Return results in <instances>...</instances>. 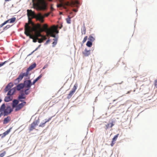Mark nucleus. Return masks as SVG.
Masks as SVG:
<instances>
[{
    "label": "nucleus",
    "instance_id": "a878e982",
    "mask_svg": "<svg viewBox=\"0 0 157 157\" xmlns=\"http://www.w3.org/2000/svg\"><path fill=\"white\" fill-rule=\"evenodd\" d=\"M11 88V86L10 87V86H9L7 85L6 86V88L4 90L5 92H7L8 90H10L11 89H10Z\"/></svg>",
    "mask_w": 157,
    "mask_h": 157
},
{
    "label": "nucleus",
    "instance_id": "f03ea898",
    "mask_svg": "<svg viewBox=\"0 0 157 157\" xmlns=\"http://www.w3.org/2000/svg\"><path fill=\"white\" fill-rule=\"evenodd\" d=\"M27 11L29 21L31 20L30 18L31 17V18H35L37 21H39L41 23L44 22L43 17L40 14L36 15L34 12L32 11L31 10H27Z\"/></svg>",
    "mask_w": 157,
    "mask_h": 157
},
{
    "label": "nucleus",
    "instance_id": "9d476101",
    "mask_svg": "<svg viewBox=\"0 0 157 157\" xmlns=\"http://www.w3.org/2000/svg\"><path fill=\"white\" fill-rule=\"evenodd\" d=\"M22 75L20 74L18 78L14 80V84L15 85L17 84L23 78Z\"/></svg>",
    "mask_w": 157,
    "mask_h": 157
},
{
    "label": "nucleus",
    "instance_id": "473e14b6",
    "mask_svg": "<svg viewBox=\"0 0 157 157\" xmlns=\"http://www.w3.org/2000/svg\"><path fill=\"white\" fill-rule=\"evenodd\" d=\"M87 36H85L82 41V44H84L87 40Z\"/></svg>",
    "mask_w": 157,
    "mask_h": 157
},
{
    "label": "nucleus",
    "instance_id": "69168bd1",
    "mask_svg": "<svg viewBox=\"0 0 157 157\" xmlns=\"http://www.w3.org/2000/svg\"><path fill=\"white\" fill-rule=\"evenodd\" d=\"M33 29V31H34L35 30L34 29Z\"/></svg>",
    "mask_w": 157,
    "mask_h": 157
},
{
    "label": "nucleus",
    "instance_id": "09e8293b",
    "mask_svg": "<svg viewBox=\"0 0 157 157\" xmlns=\"http://www.w3.org/2000/svg\"><path fill=\"white\" fill-rule=\"evenodd\" d=\"M35 52V51H33L30 54H29V55H28V56H29L31 55H32L34 52Z\"/></svg>",
    "mask_w": 157,
    "mask_h": 157
},
{
    "label": "nucleus",
    "instance_id": "4be33fe9",
    "mask_svg": "<svg viewBox=\"0 0 157 157\" xmlns=\"http://www.w3.org/2000/svg\"><path fill=\"white\" fill-rule=\"evenodd\" d=\"M93 35H91L89 36L88 40L91 41L92 42L94 41L95 40V38L92 36Z\"/></svg>",
    "mask_w": 157,
    "mask_h": 157
},
{
    "label": "nucleus",
    "instance_id": "72a5a7b5",
    "mask_svg": "<svg viewBox=\"0 0 157 157\" xmlns=\"http://www.w3.org/2000/svg\"><path fill=\"white\" fill-rule=\"evenodd\" d=\"M6 154V152L4 151L3 153H2L0 154V157H3Z\"/></svg>",
    "mask_w": 157,
    "mask_h": 157
},
{
    "label": "nucleus",
    "instance_id": "e2e57ef3",
    "mask_svg": "<svg viewBox=\"0 0 157 157\" xmlns=\"http://www.w3.org/2000/svg\"><path fill=\"white\" fill-rule=\"evenodd\" d=\"M74 11L75 12H77V10H75Z\"/></svg>",
    "mask_w": 157,
    "mask_h": 157
},
{
    "label": "nucleus",
    "instance_id": "aec40b11",
    "mask_svg": "<svg viewBox=\"0 0 157 157\" xmlns=\"http://www.w3.org/2000/svg\"><path fill=\"white\" fill-rule=\"evenodd\" d=\"M36 63H34L33 64L30 65L27 69L30 71L35 68L36 67Z\"/></svg>",
    "mask_w": 157,
    "mask_h": 157
},
{
    "label": "nucleus",
    "instance_id": "9b49d317",
    "mask_svg": "<svg viewBox=\"0 0 157 157\" xmlns=\"http://www.w3.org/2000/svg\"><path fill=\"white\" fill-rule=\"evenodd\" d=\"M12 128V127L10 128L9 129L4 132L1 135V138H3L6 135H8L10 132V130Z\"/></svg>",
    "mask_w": 157,
    "mask_h": 157
},
{
    "label": "nucleus",
    "instance_id": "ea45409f",
    "mask_svg": "<svg viewBox=\"0 0 157 157\" xmlns=\"http://www.w3.org/2000/svg\"><path fill=\"white\" fill-rule=\"evenodd\" d=\"M21 74L22 75L23 77L24 76H26L27 77V76L25 74V73H21Z\"/></svg>",
    "mask_w": 157,
    "mask_h": 157
},
{
    "label": "nucleus",
    "instance_id": "5701e85b",
    "mask_svg": "<svg viewBox=\"0 0 157 157\" xmlns=\"http://www.w3.org/2000/svg\"><path fill=\"white\" fill-rule=\"evenodd\" d=\"M74 93H75V92H74L72 90H71L70 91L69 94L68 95V96L67 97V98L69 99L70 98H71Z\"/></svg>",
    "mask_w": 157,
    "mask_h": 157
},
{
    "label": "nucleus",
    "instance_id": "cd10ccee",
    "mask_svg": "<svg viewBox=\"0 0 157 157\" xmlns=\"http://www.w3.org/2000/svg\"><path fill=\"white\" fill-rule=\"evenodd\" d=\"M16 19V18L15 17H13L9 19V21H10V23H12L15 21Z\"/></svg>",
    "mask_w": 157,
    "mask_h": 157
},
{
    "label": "nucleus",
    "instance_id": "f8f14e48",
    "mask_svg": "<svg viewBox=\"0 0 157 157\" xmlns=\"http://www.w3.org/2000/svg\"><path fill=\"white\" fill-rule=\"evenodd\" d=\"M19 103V101L17 99H14L12 102V106L13 108H14V107H15V108L17 106V105Z\"/></svg>",
    "mask_w": 157,
    "mask_h": 157
},
{
    "label": "nucleus",
    "instance_id": "052dcab7",
    "mask_svg": "<svg viewBox=\"0 0 157 157\" xmlns=\"http://www.w3.org/2000/svg\"><path fill=\"white\" fill-rule=\"evenodd\" d=\"M38 49V48L37 47L34 51H35V52Z\"/></svg>",
    "mask_w": 157,
    "mask_h": 157
},
{
    "label": "nucleus",
    "instance_id": "774afa93",
    "mask_svg": "<svg viewBox=\"0 0 157 157\" xmlns=\"http://www.w3.org/2000/svg\"><path fill=\"white\" fill-rule=\"evenodd\" d=\"M1 135H2V134H0V136H1Z\"/></svg>",
    "mask_w": 157,
    "mask_h": 157
},
{
    "label": "nucleus",
    "instance_id": "4468645a",
    "mask_svg": "<svg viewBox=\"0 0 157 157\" xmlns=\"http://www.w3.org/2000/svg\"><path fill=\"white\" fill-rule=\"evenodd\" d=\"M13 99V97L11 96H8L5 97L4 101L6 102H9Z\"/></svg>",
    "mask_w": 157,
    "mask_h": 157
},
{
    "label": "nucleus",
    "instance_id": "f704fd0d",
    "mask_svg": "<svg viewBox=\"0 0 157 157\" xmlns=\"http://www.w3.org/2000/svg\"><path fill=\"white\" fill-rule=\"evenodd\" d=\"M29 89L27 88V89L25 90V94H26V95H28V94H29V92H27V91L29 90Z\"/></svg>",
    "mask_w": 157,
    "mask_h": 157
},
{
    "label": "nucleus",
    "instance_id": "6e6d98bb",
    "mask_svg": "<svg viewBox=\"0 0 157 157\" xmlns=\"http://www.w3.org/2000/svg\"><path fill=\"white\" fill-rule=\"evenodd\" d=\"M51 118H52V117H50L49 118V119H48V121H49L50 120H51Z\"/></svg>",
    "mask_w": 157,
    "mask_h": 157
},
{
    "label": "nucleus",
    "instance_id": "dca6fc26",
    "mask_svg": "<svg viewBox=\"0 0 157 157\" xmlns=\"http://www.w3.org/2000/svg\"><path fill=\"white\" fill-rule=\"evenodd\" d=\"M24 94L23 93H21V95H19L18 97V99L20 101L22 102L23 101L21 99L25 98V97L24 96Z\"/></svg>",
    "mask_w": 157,
    "mask_h": 157
},
{
    "label": "nucleus",
    "instance_id": "6e6552de",
    "mask_svg": "<svg viewBox=\"0 0 157 157\" xmlns=\"http://www.w3.org/2000/svg\"><path fill=\"white\" fill-rule=\"evenodd\" d=\"M26 104V102L25 101H23V102H22L21 103H20L18 104L17 106L15 108V111H17L19 110H20L23 106Z\"/></svg>",
    "mask_w": 157,
    "mask_h": 157
},
{
    "label": "nucleus",
    "instance_id": "4c0bfd02",
    "mask_svg": "<svg viewBox=\"0 0 157 157\" xmlns=\"http://www.w3.org/2000/svg\"><path fill=\"white\" fill-rule=\"evenodd\" d=\"M10 27V26L9 25H7L4 28V30H6L9 28Z\"/></svg>",
    "mask_w": 157,
    "mask_h": 157
},
{
    "label": "nucleus",
    "instance_id": "a19ab883",
    "mask_svg": "<svg viewBox=\"0 0 157 157\" xmlns=\"http://www.w3.org/2000/svg\"><path fill=\"white\" fill-rule=\"evenodd\" d=\"M30 71L29 70H28V69H27L26 70V72L25 73L26 74V75L28 76L29 74V72Z\"/></svg>",
    "mask_w": 157,
    "mask_h": 157
},
{
    "label": "nucleus",
    "instance_id": "a211bd4d",
    "mask_svg": "<svg viewBox=\"0 0 157 157\" xmlns=\"http://www.w3.org/2000/svg\"><path fill=\"white\" fill-rule=\"evenodd\" d=\"M83 54L86 56H88L90 53V51L87 50L86 48L85 49V50L83 52Z\"/></svg>",
    "mask_w": 157,
    "mask_h": 157
},
{
    "label": "nucleus",
    "instance_id": "c9c22d12",
    "mask_svg": "<svg viewBox=\"0 0 157 157\" xmlns=\"http://www.w3.org/2000/svg\"><path fill=\"white\" fill-rule=\"evenodd\" d=\"M7 85L9 86H11V88H12L13 86V83L12 82H10L9 84Z\"/></svg>",
    "mask_w": 157,
    "mask_h": 157
},
{
    "label": "nucleus",
    "instance_id": "ddd939ff",
    "mask_svg": "<svg viewBox=\"0 0 157 157\" xmlns=\"http://www.w3.org/2000/svg\"><path fill=\"white\" fill-rule=\"evenodd\" d=\"M40 31L39 30V31H36L35 34L34 35L36 39H38V37H41L43 35H42L40 33Z\"/></svg>",
    "mask_w": 157,
    "mask_h": 157
},
{
    "label": "nucleus",
    "instance_id": "bb28decb",
    "mask_svg": "<svg viewBox=\"0 0 157 157\" xmlns=\"http://www.w3.org/2000/svg\"><path fill=\"white\" fill-rule=\"evenodd\" d=\"M83 33L84 34H85L86 33V29L84 24H83V26L82 28V34H83Z\"/></svg>",
    "mask_w": 157,
    "mask_h": 157
},
{
    "label": "nucleus",
    "instance_id": "7ed1b4c3",
    "mask_svg": "<svg viewBox=\"0 0 157 157\" xmlns=\"http://www.w3.org/2000/svg\"><path fill=\"white\" fill-rule=\"evenodd\" d=\"M25 30L24 33L27 36H29L30 39L33 38V37L30 35L31 31L30 30V28L27 23H26L25 25Z\"/></svg>",
    "mask_w": 157,
    "mask_h": 157
},
{
    "label": "nucleus",
    "instance_id": "338daca9",
    "mask_svg": "<svg viewBox=\"0 0 157 157\" xmlns=\"http://www.w3.org/2000/svg\"><path fill=\"white\" fill-rule=\"evenodd\" d=\"M116 101V100H115H115H113V101Z\"/></svg>",
    "mask_w": 157,
    "mask_h": 157
},
{
    "label": "nucleus",
    "instance_id": "8fccbe9b",
    "mask_svg": "<svg viewBox=\"0 0 157 157\" xmlns=\"http://www.w3.org/2000/svg\"><path fill=\"white\" fill-rule=\"evenodd\" d=\"M4 65L3 63H0V67L2 66H3Z\"/></svg>",
    "mask_w": 157,
    "mask_h": 157
},
{
    "label": "nucleus",
    "instance_id": "b1692460",
    "mask_svg": "<svg viewBox=\"0 0 157 157\" xmlns=\"http://www.w3.org/2000/svg\"><path fill=\"white\" fill-rule=\"evenodd\" d=\"M6 107V105L5 103L3 104L0 107V111L4 112Z\"/></svg>",
    "mask_w": 157,
    "mask_h": 157
},
{
    "label": "nucleus",
    "instance_id": "0e129e2a",
    "mask_svg": "<svg viewBox=\"0 0 157 157\" xmlns=\"http://www.w3.org/2000/svg\"><path fill=\"white\" fill-rule=\"evenodd\" d=\"M59 14H62V12H60Z\"/></svg>",
    "mask_w": 157,
    "mask_h": 157
},
{
    "label": "nucleus",
    "instance_id": "c756f323",
    "mask_svg": "<svg viewBox=\"0 0 157 157\" xmlns=\"http://www.w3.org/2000/svg\"><path fill=\"white\" fill-rule=\"evenodd\" d=\"M9 21V20H7V21H6L4 22L3 23H2V24H1L0 25V28L2 27L3 26H4V25L6 24V23H7Z\"/></svg>",
    "mask_w": 157,
    "mask_h": 157
},
{
    "label": "nucleus",
    "instance_id": "6ab92c4d",
    "mask_svg": "<svg viewBox=\"0 0 157 157\" xmlns=\"http://www.w3.org/2000/svg\"><path fill=\"white\" fill-rule=\"evenodd\" d=\"M114 125L113 122H109L106 125V129H107L109 128H112Z\"/></svg>",
    "mask_w": 157,
    "mask_h": 157
},
{
    "label": "nucleus",
    "instance_id": "c03bdc74",
    "mask_svg": "<svg viewBox=\"0 0 157 157\" xmlns=\"http://www.w3.org/2000/svg\"><path fill=\"white\" fill-rule=\"evenodd\" d=\"M42 38V39L43 40H46V38L45 37V36H44V35H42V36L41 37Z\"/></svg>",
    "mask_w": 157,
    "mask_h": 157
},
{
    "label": "nucleus",
    "instance_id": "0eeeda50",
    "mask_svg": "<svg viewBox=\"0 0 157 157\" xmlns=\"http://www.w3.org/2000/svg\"><path fill=\"white\" fill-rule=\"evenodd\" d=\"M24 87L30 89L32 85H33L30 80H25L23 83Z\"/></svg>",
    "mask_w": 157,
    "mask_h": 157
},
{
    "label": "nucleus",
    "instance_id": "79ce46f5",
    "mask_svg": "<svg viewBox=\"0 0 157 157\" xmlns=\"http://www.w3.org/2000/svg\"><path fill=\"white\" fill-rule=\"evenodd\" d=\"M155 87L157 88V79L155 80Z\"/></svg>",
    "mask_w": 157,
    "mask_h": 157
},
{
    "label": "nucleus",
    "instance_id": "58836bf2",
    "mask_svg": "<svg viewBox=\"0 0 157 157\" xmlns=\"http://www.w3.org/2000/svg\"><path fill=\"white\" fill-rule=\"evenodd\" d=\"M37 40H38V43H41L43 42V40L42 39L38 38Z\"/></svg>",
    "mask_w": 157,
    "mask_h": 157
},
{
    "label": "nucleus",
    "instance_id": "2f4dec72",
    "mask_svg": "<svg viewBox=\"0 0 157 157\" xmlns=\"http://www.w3.org/2000/svg\"><path fill=\"white\" fill-rule=\"evenodd\" d=\"M45 124V123L44 122H41L40 123V124L39 125V127H44Z\"/></svg>",
    "mask_w": 157,
    "mask_h": 157
},
{
    "label": "nucleus",
    "instance_id": "603ef678",
    "mask_svg": "<svg viewBox=\"0 0 157 157\" xmlns=\"http://www.w3.org/2000/svg\"><path fill=\"white\" fill-rule=\"evenodd\" d=\"M62 26H63L62 25V24H61V25H60V26L59 27V28L60 29H61L62 28Z\"/></svg>",
    "mask_w": 157,
    "mask_h": 157
},
{
    "label": "nucleus",
    "instance_id": "39448f33",
    "mask_svg": "<svg viewBox=\"0 0 157 157\" xmlns=\"http://www.w3.org/2000/svg\"><path fill=\"white\" fill-rule=\"evenodd\" d=\"M40 122V120L38 118L37 120H35L31 124V126L29 128L30 131H32L34 129L36 126Z\"/></svg>",
    "mask_w": 157,
    "mask_h": 157
},
{
    "label": "nucleus",
    "instance_id": "de8ad7c7",
    "mask_svg": "<svg viewBox=\"0 0 157 157\" xmlns=\"http://www.w3.org/2000/svg\"><path fill=\"white\" fill-rule=\"evenodd\" d=\"M50 41V40L48 39V40H47V41H46L45 44H47Z\"/></svg>",
    "mask_w": 157,
    "mask_h": 157
},
{
    "label": "nucleus",
    "instance_id": "49530a36",
    "mask_svg": "<svg viewBox=\"0 0 157 157\" xmlns=\"http://www.w3.org/2000/svg\"><path fill=\"white\" fill-rule=\"evenodd\" d=\"M33 39V42L36 43L37 42L36 39V40L33 37V39Z\"/></svg>",
    "mask_w": 157,
    "mask_h": 157
},
{
    "label": "nucleus",
    "instance_id": "412c9836",
    "mask_svg": "<svg viewBox=\"0 0 157 157\" xmlns=\"http://www.w3.org/2000/svg\"><path fill=\"white\" fill-rule=\"evenodd\" d=\"M42 74H40L39 75L36 79L34 80L32 82V84L34 85L35 83L40 78L42 77Z\"/></svg>",
    "mask_w": 157,
    "mask_h": 157
},
{
    "label": "nucleus",
    "instance_id": "3c124183",
    "mask_svg": "<svg viewBox=\"0 0 157 157\" xmlns=\"http://www.w3.org/2000/svg\"><path fill=\"white\" fill-rule=\"evenodd\" d=\"M3 114V113H2V112H1L0 113V117H1V116Z\"/></svg>",
    "mask_w": 157,
    "mask_h": 157
},
{
    "label": "nucleus",
    "instance_id": "393cba45",
    "mask_svg": "<svg viewBox=\"0 0 157 157\" xmlns=\"http://www.w3.org/2000/svg\"><path fill=\"white\" fill-rule=\"evenodd\" d=\"M92 45V42L91 41L88 40L86 44V45L89 47H91Z\"/></svg>",
    "mask_w": 157,
    "mask_h": 157
},
{
    "label": "nucleus",
    "instance_id": "c85d7f7f",
    "mask_svg": "<svg viewBox=\"0 0 157 157\" xmlns=\"http://www.w3.org/2000/svg\"><path fill=\"white\" fill-rule=\"evenodd\" d=\"M119 134H117L116 135H115L113 138L112 139V140L113 141H115L117 139V138L119 136Z\"/></svg>",
    "mask_w": 157,
    "mask_h": 157
},
{
    "label": "nucleus",
    "instance_id": "5fc2aeb1",
    "mask_svg": "<svg viewBox=\"0 0 157 157\" xmlns=\"http://www.w3.org/2000/svg\"><path fill=\"white\" fill-rule=\"evenodd\" d=\"M8 61H5V62H2L3 64L4 65L6 62H7Z\"/></svg>",
    "mask_w": 157,
    "mask_h": 157
},
{
    "label": "nucleus",
    "instance_id": "680f3d73",
    "mask_svg": "<svg viewBox=\"0 0 157 157\" xmlns=\"http://www.w3.org/2000/svg\"><path fill=\"white\" fill-rule=\"evenodd\" d=\"M2 101V99H0V103H1V102Z\"/></svg>",
    "mask_w": 157,
    "mask_h": 157
},
{
    "label": "nucleus",
    "instance_id": "37998d69",
    "mask_svg": "<svg viewBox=\"0 0 157 157\" xmlns=\"http://www.w3.org/2000/svg\"><path fill=\"white\" fill-rule=\"evenodd\" d=\"M48 66V64H46L44 66V67L42 69H45V68H47Z\"/></svg>",
    "mask_w": 157,
    "mask_h": 157
},
{
    "label": "nucleus",
    "instance_id": "e433bc0d",
    "mask_svg": "<svg viewBox=\"0 0 157 157\" xmlns=\"http://www.w3.org/2000/svg\"><path fill=\"white\" fill-rule=\"evenodd\" d=\"M67 22L68 24L71 23V22L70 18L69 17L68 19H67Z\"/></svg>",
    "mask_w": 157,
    "mask_h": 157
},
{
    "label": "nucleus",
    "instance_id": "a18cd8bd",
    "mask_svg": "<svg viewBox=\"0 0 157 157\" xmlns=\"http://www.w3.org/2000/svg\"><path fill=\"white\" fill-rule=\"evenodd\" d=\"M114 141H113V140H112V143H111V146H113V145L114 144H115Z\"/></svg>",
    "mask_w": 157,
    "mask_h": 157
},
{
    "label": "nucleus",
    "instance_id": "bf43d9fd",
    "mask_svg": "<svg viewBox=\"0 0 157 157\" xmlns=\"http://www.w3.org/2000/svg\"><path fill=\"white\" fill-rule=\"evenodd\" d=\"M11 0H5V1H6V2H8V1H11Z\"/></svg>",
    "mask_w": 157,
    "mask_h": 157
},
{
    "label": "nucleus",
    "instance_id": "2eb2a0df",
    "mask_svg": "<svg viewBox=\"0 0 157 157\" xmlns=\"http://www.w3.org/2000/svg\"><path fill=\"white\" fill-rule=\"evenodd\" d=\"M24 87L23 83H21L17 85L16 86L17 90L18 91H20L21 89Z\"/></svg>",
    "mask_w": 157,
    "mask_h": 157
},
{
    "label": "nucleus",
    "instance_id": "864d4df0",
    "mask_svg": "<svg viewBox=\"0 0 157 157\" xmlns=\"http://www.w3.org/2000/svg\"><path fill=\"white\" fill-rule=\"evenodd\" d=\"M45 121L44 122L45 123V124H46L47 122H48V119H45Z\"/></svg>",
    "mask_w": 157,
    "mask_h": 157
},
{
    "label": "nucleus",
    "instance_id": "f3484780",
    "mask_svg": "<svg viewBox=\"0 0 157 157\" xmlns=\"http://www.w3.org/2000/svg\"><path fill=\"white\" fill-rule=\"evenodd\" d=\"M10 121V118L9 116L4 118L3 120V124H6L9 122Z\"/></svg>",
    "mask_w": 157,
    "mask_h": 157
},
{
    "label": "nucleus",
    "instance_id": "4d7b16f0",
    "mask_svg": "<svg viewBox=\"0 0 157 157\" xmlns=\"http://www.w3.org/2000/svg\"><path fill=\"white\" fill-rule=\"evenodd\" d=\"M41 44H40L38 46V47H37V48H39L40 47V46H41Z\"/></svg>",
    "mask_w": 157,
    "mask_h": 157
},
{
    "label": "nucleus",
    "instance_id": "423d86ee",
    "mask_svg": "<svg viewBox=\"0 0 157 157\" xmlns=\"http://www.w3.org/2000/svg\"><path fill=\"white\" fill-rule=\"evenodd\" d=\"M13 109L9 105L7 106L4 111L3 115L4 116H6L10 114L13 111Z\"/></svg>",
    "mask_w": 157,
    "mask_h": 157
},
{
    "label": "nucleus",
    "instance_id": "f257e3e1",
    "mask_svg": "<svg viewBox=\"0 0 157 157\" xmlns=\"http://www.w3.org/2000/svg\"><path fill=\"white\" fill-rule=\"evenodd\" d=\"M37 26L40 32H43L46 30L47 31V33L48 35L54 38L53 40L54 41L52 43V46L53 47H54L57 43L59 37L58 34L59 33V31L57 29L56 27L54 26L53 30L48 31L47 25L46 24L43 25V28L41 27L40 24L39 23L37 24Z\"/></svg>",
    "mask_w": 157,
    "mask_h": 157
},
{
    "label": "nucleus",
    "instance_id": "7c9ffc66",
    "mask_svg": "<svg viewBox=\"0 0 157 157\" xmlns=\"http://www.w3.org/2000/svg\"><path fill=\"white\" fill-rule=\"evenodd\" d=\"M77 86H78L77 84H75L74 85V86L71 90L75 92V90H76V89H77Z\"/></svg>",
    "mask_w": 157,
    "mask_h": 157
},
{
    "label": "nucleus",
    "instance_id": "20e7f679",
    "mask_svg": "<svg viewBox=\"0 0 157 157\" xmlns=\"http://www.w3.org/2000/svg\"><path fill=\"white\" fill-rule=\"evenodd\" d=\"M25 30L24 33L27 36H29L30 39L33 38V37L30 35L31 31L30 30V28L27 23H26L25 25Z\"/></svg>",
    "mask_w": 157,
    "mask_h": 157
},
{
    "label": "nucleus",
    "instance_id": "1a4fd4ad",
    "mask_svg": "<svg viewBox=\"0 0 157 157\" xmlns=\"http://www.w3.org/2000/svg\"><path fill=\"white\" fill-rule=\"evenodd\" d=\"M16 89L15 87H13L10 90L8 91V93L7 94V96L13 95L16 91Z\"/></svg>",
    "mask_w": 157,
    "mask_h": 157
},
{
    "label": "nucleus",
    "instance_id": "13d9d810",
    "mask_svg": "<svg viewBox=\"0 0 157 157\" xmlns=\"http://www.w3.org/2000/svg\"><path fill=\"white\" fill-rule=\"evenodd\" d=\"M42 2L44 3H45V1L44 0H42Z\"/></svg>",
    "mask_w": 157,
    "mask_h": 157
}]
</instances>
